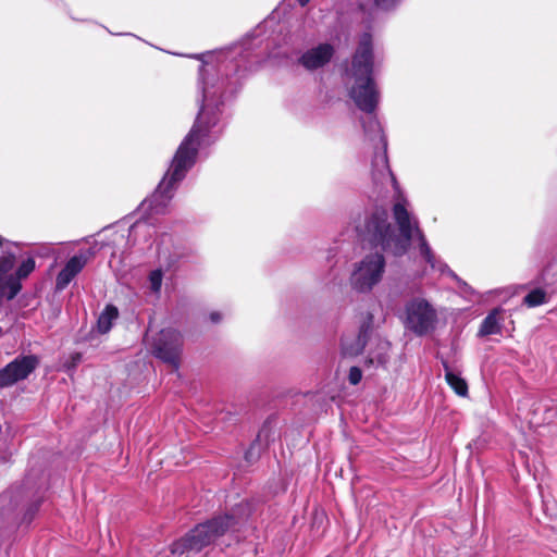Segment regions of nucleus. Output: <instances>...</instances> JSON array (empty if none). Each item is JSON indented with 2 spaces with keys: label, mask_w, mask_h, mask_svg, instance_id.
Listing matches in <instances>:
<instances>
[{
  "label": "nucleus",
  "mask_w": 557,
  "mask_h": 557,
  "mask_svg": "<svg viewBox=\"0 0 557 557\" xmlns=\"http://www.w3.org/2000/svg\"><path fill=\"white\" fill-rule=\"evenodd\" d=\"M401 319L407 330L422 336L434 330L437 323V312L425 298L413 297L405 304Z\"/></svg>",
  "instance_id": "obj_6"
},
{
  "label": "nucleus",
  "mask_w": 557,
  "mask_h": 557,
  "mask_svg": "<svg viewBox=\"0 0 557 557\" xmlns=\"http://www.w3.org/2000/svg\"><path fill=\"white\" fill-rule=\"evenodd\" d=\"M546 302V293L542 288L531 290L524 298L523 304L530 308L543 305Z\"/></svg>",
  "instance_id": "obj_18"
},
{
  "label": "nucleus",
  "mask_w": 557,
  "mask_h": 557,
  "mask_svg": "<svg viewBox=\"0 0 557 557\" xmlns=\"http://www.w3.org/2000/svg\"><path fill=\"white\" fill-rule=\"evenodd\" d=\"M256 40L257 37L248 36L226 49L191 55L202 62L198 83L201 91L200 110L191 129L178 146L163 180L151 197L144 201L152 212L165 211L177 184L195 164L199 148L210 145L218 138L221 129L215 127L220 121V106L224 103L225 94V83L220 78V74L228 77L231 74L250 69L248 64L252 63V51L260 42Z\"/></svg>",
  "instance_id": "obj_1"
},
{
  "label": "nucleus",
  "mask_w": 557,
  "mask_h": 557,
  "mask_svg": "<svg viewBox=\"0 0 557 557\" xmlns=\"http://www.w3.org/2000/svg\"><path fill=\"white\" fill-rule=\"evenodd\" d=\"M147 342L153 356L168 363L173 371L178 370L183 341L176 330H161L154 336H148Z\"/></svg>",
  "instance_id": "obj_7"
},
{
  "label": "nucleus",
  "mask_w": 557,
  "mask_h": 557,
  "mask_svg": "<svg viewBox=\"0 0 557 557\" xmlns=\"http://www.w3.org/2000/svg\"><path fill=\"white\" fill-rule=\"evenodd\" d=\"M335 54V47L330 42H320L304 50L298 57V64L309 72L326 66Z\"/></svg>",
  "instance_id": "obj_9"
},
{
  "label": "nucleus",
  "mask_w": 557,
  "mask_h": 557,
  "mask_svg": "<svg viewBox=\"0 0 557 557\" xmlns=\"http://www.w3.org/2000/svg\"><path fill=\"white\" fill-rule=\"evenodd\" d=\"M499 312L500 309H494L485 317L481 323L479 336H487L500 333V324L497 319Z\"/></svg>",
  "instance_id": "obj_16"
},
{
  "label": "nucleus",
  "mask_w": 557,
  "mask_h": 557,
  "mask_svg": "<svg viewBox=\"0 0 557 557\" xmlns=\"http://www.w3.org/2000/svg\"><path fill=\"white\" fill-rule=\"evenodd\" d=\"M164 272L161 268L154 269L149 272L147 282L150 293L157 297L161 294V287L163 282Z\"/></svg>",
  "instance_id": "obj_17"
},
{
  "label": "nucleus",
  "mask_w": 557,
  "mask_h": 557,
  "mask_svg": "<svg viewBox=\"0 0 557 557\" xmlns=\"http://www.w3.org/2000/svg\"><path fill=\"white\" fill-rule=\"evenodd\" d=\"M310 0H298V2L304 7L306 5Z\"/></svg>",
  "instance_id": "obj_27"
},
{
  "label": "nucleus",
  "mask_w": 557,
  "mask_h": 557,
  "mask_svg": "<svg viewBox=\"0 0 557 557\" xmlns=\"http://www.w3.org/2000/svg\"><path fill=\"white\" fill-rule=\"evenodd\" d=\"M147 228H149L147 222L138 221L131 226L129 235H137L140 232H145Z\"/></svg>",
  "instance_id": "obj_24"
},
{
  "label": "nucleus",
  "mask_w": 557,
  "mask_h": 557,
  "mask_svg": "<svg viewBox=\"0 0 557 557\" xmlns=\"http://www.w3.org/2000/svg\"><path fill=\"white\" fill-rule=\"evenodd\" d=\"M21 289V283L14 275L0 278V301L13 299Z\"/></svg>",
  "instance_id": "obj_15"
},
{
  "label": "nucleus",
  "mask_w": 557,
  "mask_h": 557,
  "mask_svg": "<svg viewBox=\"0 0 557 557\" xmlns=\"http://www.w3.org/2000/svg\"><path fill=\"white\" fill-rule=\"evenodd\" d=\"M385 259L382 253L367 255L355 263L349 277L351 289L360 294L370 293L383 278Z\"/></svg>",
  "instance_id": "obj_5"
},
{
  "label": "nucleus",
  "mask_w": 557,
  "mask_h": 557,
  "mask_svg": "<svg viewBox=\"0 0 557 557\" xmlns=\"http://www.w3.org/2000/svg\"><path fill=\"white\" fill-rule=\"evenodd\" d=\"M34 269L35 260L32 257H28L21 263L14 276L20 281L21 278L28 276Z\"/></svg>",
  "instance_id": "obj_20"
},
{
  "label": "nucleus",
  "mask_w": 557,
  "mask_h": 557,
  "mask_svg": "<svg viewBox=\"0 0 557 557\" xmlns=\"http://www.w3.org/2000/svg\"><path fill=\"white\" fill-rule=\"evenodd\" d=\"M270 428L267 424H264L257 436V442H261L263 437L267 442L270 435Z\"/></svg>",
  "instance_id": "obj_25"
},
{
  "label": "nucleus",
  "mask_w": 557,
  "mask_h": 557,
  "mask_svg": "<svg viewBox=\"0 0 557 557\" xmlns=\"http://www.w3.org/2000/svg\"><path fill=\"white\" fill-rule=\"evenodd\" d=\"M87 258L84 255H76L69 259L64 268L59 272L55 280V288L63 290L72 280L84 269Z\"/></svg>",
  "instance_id": "obj_10"
},
{
  "label": "nucleus",
  "mask_w": 557,
  "mask_h": 557,
  "mask_svg": "<svg viewBox=\"0 0 557 557\" xmlns=\"http://www.w3.org/2000/svg\"><path fill=\"white\" fill-rule=\"evenodd\" d=\"M221 319H222V317H221V314H220L219 312H212V313H210V321H211L212 323H218V322H220V321H221Z\"/></svg>",
  "instance_id": "obj_26"
},
{
  "label": "nucleus",
  "mask_w": 557,
  "mask_h": 557,
  "mask_svg": "<svg viewBox=\"0 0 557 557\" xmlns=\"http://www.w3.org/2000/svg\"><path fill=\"white\" fill-rule=\"evenodd\" d=\"M82 361V355L79 352H73L69 359L66 360V362L64 363V367L71 371V370H74L78 363Z\"/></svg>",
  "instance_id": "obj_22"
},
{
  "label": "nucleus",
  "mask_w": 557,
  "mask_h": 557,
  "mask_svg": "<svg viewBox=\"0 0 557 557\" xmlns=\"http://www.w3.org/2000/svg\"><path fill=\"white\" fill-rule=\"evenodd\" d=\"M362 379V372L358 367H351L349 370L348 380L350 384L357 385Z\"/></svg>",
  "instance_id": "obj_23"
},
{
  "label": "nucleus",
  "mask_w": 557,
  "mask_h": 557,
  "mask_svg": "<svg viewBox=\"0 0 557 557\" xmlns=\"http://www.w3.org/2000/svg\"><path fill=\"white\" fill-rule=\"evenodd\" d=\"M38 366L37 357L29 355L17 357L0 369V387H9L25 380Z\"/></svg>",
  "instance_id": "obj_8"
},
{
  "label": "nucleus",
  "mask_w": 557,
  "mask_h": 557,
  "mask_svg": "<svg viewBox=\"0 0 557 557\" xmlns=\"http://www.w3.org/2000/svg\"><path fill=\"white\" fill-rule=\"evenodd\" d=\"M247 506V504H239L232 515L218 516L196 525L184 537L171 544V553L173 555H183L187 552H200L227 531L234 530L235 525L240 520H244L242 512Z\"/></svg>",
  "instance_id": "obj_4"
},
{
  "label": "nucleus",
  "mask_w": 557,
  "mask_h": 557,
  "mask_svg": "<svg viewBox=\"0 0 557 557\" xmlns=\"http://www.w3.org/2000/svg\"><path fill=\"white\" fill-rule=\"evenodd\" d=\"M364 133L368 136L377 137L383 145V151L375 154L372 161V182L377 194V198L383 197L385 193H394L395 203L393 206L394 219L399 228V235L395 233L392 224L388 222V213L384 208H376L364 221V226L360 230L361 236L375 247H381L384 251H391L396 256L403 255L408 249L410 242L417 236L420 245V253L434 270L447 274L459 284L466 285L447 264L438 260L429 246L423 233L418 226L417 219L409 212V202L404 196L400 187L392 173L386 154V139L383 135L381 125L375 116H370L368 123L362 122Z\"/></svg>",
  "instance_id": "obj_2"
},
{
  "label": "nucleus",
  "mask_w": 557,
  "mask_h": 557,
  "mask_svg": "<svg viewBox=\"0 0 557 557\" xmlns=\"http://www.w3.org/2000/svg\"><path fill=\"white\" fill-rule=\"evenodd\" d=\"M401 0H374L376 9L382 11H389L399 4Z\"/></svg>",
  "instance_id": "obj_21"
},
{
  "label": "nucleus",
  "mask_w": 557,
  "mask_h": 557,
  "mask_svg": "<svg viewBox=\"0 0 557 557\" xmlns=\"http://www.w3.org/2000/svg\"><path fill=\"white\" fill-rule=\"evenodd\" d=\"M119 318V310L113 305H107L102 312L100 313L98 321H97V327L99 333L106 334L108 333L113 322Z\"/></svg>",
  "instance_id": "obj_13"
},
{
  "label": "nucleus",
  "mask_w": 557,
  "mask_h": 557,
  "mask_svg": "<svg viewBox=\"0 0 557 557\" xmlns=\"http://www.w3.org/2000/svg\"><path fill=\"white\" fill-rule=\"evenodd\" d=\"M444 369L447 384L455 391L457 395L466 396L468 394L467 382L458 373L450 369L447 363H444Z\"/></svg>",
  "instance_id": "obj_14"
},
{
  "label": "nucleus",
  "mask_w": 557,
  "mask_h": 557,
  "mask_svg": "<svg viewBox=\"0 0 557 557\" xmlns=\"http://www.w3.org/2000/svg\"><path fill=\"white\" fill-rule=\"evenodd\" d=\"M389 343L382 338H375V349L370 350L368 362L373 366H384L388 360Z\"/></svg>",
  "instance_id": "obj_12"
},
{
  "label": "nucleus",
  "mask_w": 557,
  "mask_h": 557,
  "mask_svg": "<svg viewBox=\"0 0 557 557\" xmlns=\"http://www.w3.org/2000/svg\"><path fill=\"white\" fill-rule=\"evenodd\" d=\"M4 239L0 236V247H2Z\"/></svg>",
  "instance_id": "obj_28"
},
{
  "label": "nucleus",
  "mask_w": 557,
  "mask_h": 557,
  "mask_svg": "<svg viewBox=\"0 0 557 557\" xmlns=\"http://www.w3.org/2000/svg\"><path fill=\"white\" fill-rule=\"evenodd\" d=\"M372 330V315L368 317V320L360 326L359 334L355 343L349 344L347 339L342 343L343 354L347 356L359 355L366 347L367 341Z\"/></svg>",
  "instance_id": "obj_11"
},
{
  "label": "nucleus",
  "mask_w": 557,
  "mask_h": 557,
  "mask_svg": "<svg viewBox=\"0 0 557 557\" xmlns=\"http://www.w3.org/2000/svg\"><path fill=\"white\" fill-rule=\"evenodd\" d=\"M380 65L379 58L375 61L373 40L369 33H363L358 40L352 55L351 66L347 70V84L349 96L361 111L372 115L380 102V90L374 82L375 66Z\"/></svg>",
  "instance_id": "obj_3"
},
{
  "label": "nucleus",
  "mask_w": 557,
  "mask_h": 557,
  "mask_svg": "<svg viewBox=\"0 0 557 557\" xmlns=\"http://www.w3.org/2000/svg\"><path fill=\"white\" fill-rule=\"evenodd\" d=\"M15 259L16 257L14 252L11 251H8L0 257V278L8 277L7 274L13 269Z\"/></svg>",
  "instance_id": "obj_19"
}]
</instances>
